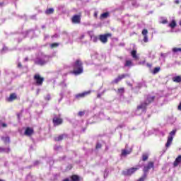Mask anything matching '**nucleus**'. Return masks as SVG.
Wrapping results in <instances>:
<instances>
[{
  "instance_id": "obj_1",
  "label": "nucleus",
  "mask_w": 181,
  "mask_h": 181,
  "mask_svg": "<svg viewBox=\"0 0 181 181\" xmlns=\"http://www.w3.org/2000/svg\"><path fill=\"white\" fill-rule=\"evenodd\" d=\"M74 69L73 71L71 72L72 74L75 76H79V74H82L83 69V62L80 59H77L74 64L72 65Z\"/></svg>"
},
{
  "instance_id": "obj_2",
  "label": "nucleus",
  "mask_w": 181,
  "mask_h": 181,
  "mask_svg": "<svg viewBox=\"0 0 181 181\" xmlns=\"http://www.w3.org/2000/svg\"><path fill=\"white\" fill-rule=\"evenodd\" d=\"M139 168H141V166L139 165H136V167L135 168H131L129 169H127L125 171H123L122 174L124 175V176H131L134 175L135 172H136L137 170H139Z\"/></svg>"
},
{
  "instance_id": "obj_3",
  "label": "nucleus",
  "mask_w": 181,
  "mask_h": 181,
  "mask_svg": "<svg viewBox=\"0 0 181 181\" xmlns=\"http://www.w3.org/2000/svg\"><path fill=\"white\" fill-rule=\"evenodd\" d=\"M176 135V130H173L170 132V136L168 137L167 143L165 144V148H169L172 145V141H173V136Z\"/></svg>"
},
{
  "instance_id": "obj_4",
  "label": "nucleus",
  "mask_w": 181,
  "mask_h": 181,
  "mask_svg": "<svg viewBox=\"0 0 181 181\" xmlns=\"http://www.w3.org/2000/svg\"><path fill=\"white\" fill-rule=\"evenodd\" d=\"M108 37H112V34L111 33H105L103 35H99V40L102 42V43H107V42H108Z\"/></svg>"
},
{
  "instance_id": "obj_5",
  "label": "nucleus",
  "mask_w": 181,
  "mask_h": 181,
  "mask_svg": "<svg viewBox=\"0 0 181 181\" xmlns=\"http://www.w3.org/2000/svg\"><path fill=\"white\" fill-rule=\"evenodd\" d=\"M33 78L37 86H42L43 84V81H45V78L40 76L39 74H35Z\"/></svg>"
},
{
  "instance_id": "obj_6",
  "label": "nucleus",
  "mask_w": 181,
  "mask_h": 181,
  "mask_svg": "<svg viewBox=\"0 0 181 181\" xmlns=\"http://www.w3.org/2000/svg\"><path fill=\"white\" fill-rule=\"evenodd\" d=\"M150 169H155V163L152 161L148 162V165L146 166H144L143 172L144 173V175H146L148 172H149Z\"/></svg>"
},
{
  "instance_id": "obj_7",
  "label": "nucleus",
  "mask_w": 181,
  "mask_h": 181,
  "mask_svg": "<svg viewBox=\"0 0 181 181\" xmlns=\"http://www.w3.org/2000/svg\"><path fill=\"white\" fill-rule=\"evenodd\" d=\"M71 22L72 23H75L76 25L81 23V15H74L71 18Z\"/></svg>"
},
{
  "instance_id": "obj_8",
  "label": "nucleus",
  "mask_w": 181,
  "mask_h": 181,
  "mask_svg": "<svg viewBox=\"0 0 181 181\" xmlns=\"http://www.w3.org/2000/svg\"><path fill=\"white\" fill-rule=\"evenodd\" d=\"M90 94H91V90L85 91L81 93L76 94L75 95V98H76V100H80V98H84V97H87V95H90Z\"/></svg>"
},
{
  "instance_id": "obj_9",
  "label": "nucleus",
  "mask_w": 181,
  "mask_h": 181,
  "mask_svg": "<svg viewBox=\"0 0 181 181\" xmlns=\"http://www.w3.org/2000/svg\"><path fill=\"white\" fill-rule=\"evenodd\" d=\"M52 123L54 124V127H59V125L63 124V119L60 117H54L52 119Z\"/></svg>"
},
{
  "instance_id": "obj_10",
  "label": "nucleus",
  "mask_w": 181,
  "mask_h": 181,
  "mask_svg": "<svg viewBox=\"0 0 181 181\" xmlns=\"http://www.w3.org/2000/svg\"><path fill=\"white\" fill-rule=\"evenodd\" d=\"M69 138V135L67 134H59L58 136L54 138V141L55 142H60V141H63V139H66Z\"/></svg>"
},
{
  "instance_id": "obj_11",
  "label": "nucleus",
  "mask_w": 181,
  "mask_h": 181,
  "mask_svg": "<svg viewBox=\"0 0 181 181\" xmlns=\"http://www.w3.org/2000/svg\"><path fill=\"white\" fill-rule=\"evenodd\" d=\"M147 107H148V103L144 102L137 106V110L138 111H139V110H144V111H146Z\"/></svg>"
},
{
  "instance_id": "obj_12",
  "label": "nucleus",
  "mask_w": 181,
  "mask_h": 181,
  "mask_svg": "<svg viewBox=\"0 0 181 181\" xmlns=\"http://www.w3.org/2000/svg\"><path fill=\"white\" fill-rule=\"evenodd\" d=\"M18 95H16V93H13L10 94V96L7 98V101L8 103H12V101H15V100H17Z\"/></svg>"
},
{
  "instance_id": "obj_13",
  "label": "nucleus",
  "mask_w": 181,
  "mask_h": 181,
  "mask_svg": "<svg viewBox=\"0 0 181 181\" xmlns=\"http://www.w3.org/2000/svg\"><path fill=\"white\" fill-rule=\"evenodd\" d=\"M141 35L144 36V43H148V30L147 29H144L141 32Z\"/></svg>"
},
{
  "instance_id": "obj_14",
  "label": "nucleus",
  "mask_w": 181,
  "mask_h": 181,
  "mask_svg": "<svg viewBox=\"0 0 181 181\" xmlns=\"http://www.w3.org/2000/svg\"><path fill=\"white\" fill-rule=\"evenodd\" d=\"M35 132V131L33 130V128H30V127H27L25 129V135H26L27 136H30L32 135H33V133Z\"/></svg>"
},
{
  "instance_id": "obj_15",
  "label": "nucleus",
  "mask_w": 181,
  "mask_h": 181,
  "mask_svg": "<svg viewBox=\"0 0 181 181\" xmlns=\"http://www.w3.org/2000/svg\"><path fill=\"white\" fill-rule=\"evenodd\" d=\"M47 62H46L45 59H42V58H38L35 61V64H38L39 66H45Z\"/></svg>"
},
{
  "instance_id": "obj_16",
  "label": "nucleus",
  "mask_w": 181,
  "mask_h": 181,
  "mask_svg": "<svg viewBox=\"0 0 181 181\" xmlns=\"http://www.w3.org/2000/svg\"><path fill=\"white\" fill-rule=\"evenodd\" d=\"M153 101H155V96L148 95L144 103H147L148 105H149V104L153 103Z\"/></svg>"
},
{
  "instance_id": "obj_17",
  "label": "nucleus",
  "mask_w": 181,
  "mask_h": 181,
  "mask_svg": "<svg viewBox=\"0 0 181 181\" xmlns=\"http://www.w3.org/2000/svg\"><path fill=\"white\" fill-rule=\"evenodd\" d=\"M181 163V155L178 156L176 158L175 160L173 163V166L174 168H176L179 166V164Z\"/></svg>"
},
{
  "instance_id": "obj_18",
  "label": "nucleus",
  "mask_w": 181,
  "mask_h": 181,
  "mask_svg": "<svg viewBox=\"0 0 181 181\" xmlns=\"http://www.w3.org/2000/svg\"><path fill=\"white\" fill-rule=\"evenodd\" d=\"M131 56L134 59V60H139V57L136 55V50H132L131 52Z\"/></svg>"
},
{
  "instance_id": "obj_19",
  "label": "nucleus",
  "mask_w": 181,
  "mask_h": 181,
  "mask_svg": "<svg viewBox=\"0 0 181 181\" xmlns=\"http://www.w3.org/2000/svg\"><path fill=\"white\" fill-rule=\"evenodd\" d=\"M71 181H80V176L77 175H72L70 177Z\"/></svg>"
},
{
  "instance_id": "obj_20",
  "label": "nucleus",
  "mask_w": 181,
  "mask_h": 181,
  "mask_svg": "<svg viewBox=\"0 0 181 181\" xmlns=\"http://www.w3.org/2000/svg\"><path fill=\"white\" fill-rule=\"evenodd\" d=\"M173 81L174 83H181V76H176L173 78Z\"/></svg>"
},
{
  "instance_id": "obj_21",
  "label": "nucleus",
  "mask_w": 181,
  "mask_h": 181,
  "mask_svg": "<svg viewBox=\"0 0 181 181\" xmlns=\"http://www.w3.org/2000/svg\"><path fill=\"white\" fill-rule=\"evenodd\" d=\"M52 13H54V9L53 8H47L45 11L46 15H52Z\"/></svg>"
},
{
  "instance_id": "obj_22",
  "label": "nucleus",
  "mask_w": 181,
  "mask_h": 181,
  "mask_svg": "<svg viewBox=\"0 0 181 181\" xmlns=\"http://www.w3.org/2000/svg\"><path fill=\"white\" fill-rule=\"evenodd\" d=\"M130 153H131V151L122 149V153H121V156H127V155H129Z\"/></svg>"
},
{
  "instance_id": "obj_23",
  "label": "nucleus",
  "mask_w": 181,
  "mask_h": 181,
  "mask_svg": "<svg viewBox=\"0 0 181 181\" xmlns=\"http://www.w3.org/2000/svg\"><path fill=\"white\" fill-rule=\"evenodd\" d=\"M110 16V13L109 12H105L103 13L100 15V19H107Z\"/></svg>"
},
{
  "instance_id": "obj_24",
  "label": "nucleus",
  "mask_w": 181,
  "mask_h": 181,
  "mask_svg": "<svg viewBox=\"0 0 181 181\" xmlns=\"http://www.w3.org/2000/svg\"><path fill=\"white\" fill-rule=\"evenodd\" d=\"M2 152H6V153H9V152H11V148H4L2 147H0V153H2Z\"/></svg>"
},
{
  "instance_id": "obj_25",
  "label": "nucleus",
  "mask_w": 181,
  "mask_h": 181,
  "mask_svg": "<svg viewBox=\"0 0 181 181\" xmlns=\"http://www.w3.org/2000/svg\"><path fill=\"white\" fill-rule=\"evenodd\" d=\"M132 66V60H126L124 64V67H131Z\"/></svg>"
},
{
  "instance_id": "obj_26",
  "label": "nucleus",
  "mask_w": 181,
  "mask_h": 181,
  "mask_svg": "<svg viewBox=\"0 0 181 181\" xmlns=\"http://www.w3.org/2000/svg\"><path fill=\"white\" fill-rule=\"evenodd\" d=\"M159 71H160V67L157 66V67L154 68V69L152 71V74H158V73H159Z\"/></svg>"
},
{
  "instance_id": "obj_27",
  "label": "nucleus",
  "mask_w": 181,
  "mask_h": 181,
  "mask_svg": "<svg viewBox=\"0 0 181 181\" xmlns=\"http://www.w3.org/2000/svg\"><path fill=\"white\" fill-rule=\"evenodd\" d=\"M169 27L171 28V29H174V28H176V21L175 20H173L172 22L169 24Z\"/></svg>"
},
{
  "instance_id": "obj_28",
  "label": "nucleus",
  "mask_w": 181,
  "mask_h": 181,
  "mask_svg": "<svg viewBox=\"0 0 181 181\" xmlns=\"http://www.w3.org/2000/svg\"><path fill=\"white\" fill-rule=\"evenodd\" d=\"M128 74H122V75H119L117 77L119 78V81H121V80L125 78L126 77H128Z\"/></svg>"
},
{
  "instance_id": "obj_29",
  "label": "nucleus",
  "mask_w": 181,
  "mask_h": 181,
  "mask_svg": "<svg viewBox=\"0 0 181 181\" xmlns=\"http://www.w3.org/2000/svg\"><path fill=\"white\" fill-rule=\"evenodd\" d=\"M1 139L4 141V144H9V142H10V139L8 136L7 137H2Z\"/></svg>"
},
{
  "instance_id": "obj_30",
  "label": "nucleus",
  "mask_w": 181,
  "mask_h": 181,
  "mask_svg": "<svg viewBox=\"0 0 181 181\" xmlns=\"http://www.w3.org/2000/svg\"><path fill=\"white\" fill-rule=\"evenodd\" d=\"M148 154L144 153L142 155V160H143V162H146V160L148 159Z\"/></svg>"
},
{
  "instance_id": "obj_31",
  "label": "nucleus",
  "mask_w": 181,
  "mask_h": 181,
  "mask_svg": "<svg viewBox=\"0 0 181 181\" xmlns=\"http://www.w3.org/2000/svg\"><path fill=\"white\" fill-rule=\"evenodd\" d=\"M59 46V43L54 42L50 45V47L52 49H54V47H57Z\"/></svg>"
},
{
  "instance_id": "obj_32",
  "label": "nucleus",
  "mask_w": 181,
  "mask_h": 181,
  "mask_svg": "<svg viewBox=\"0 0 181 181\" xmlns=\"http://www.w3.org/2000/svg\"><path fill=\"white\" fill-rule=\"evenodd\" d=\"M172 50L173 53H177V52H181V48L174 47Z\"/></svg>"
},
{
  "instance_id": "obj_33",
  "label": "nucleus",
  "mask_w": 181,
  "mask_h": 181,
  "mask_svg": "<svg viewBox=\"0 0 181 181\" xmlns=\"http://www.w3.org/2000/svg\"><path fill=\"white\" fill-rule=\"evenodd\" d=\"M118 93H119V94H124V93H125V88H120L117 90Z\"/></svg>"
},
{
  "instance_id": "obj_34",
  "label": "nucleus",
  "mask_w": 181,
  "mask_h": 181,
  "mask_svg": "<svg viewBox=\"0 0 181 181\" xmlns=\"http://www.w3.org/2000/svg\"><path fill=\"white\" fill-rule=\"evenodd\" d=\"M145 179H146V174H144L137 181H145Z\"/></svg>"
},
{
  "instance_id": "obj_35",
  "label": "nucleus",
  "mask_w": 181,
  "mask_h": 181,
  "mask_svg": "<svg viewBox=\"0 0 181 181\" xmlns=\"http://www.w3.org/2000/svg\"><path fill=\"white\" fill-rule=\"evenodd\" d=\"M119 81H121L119 80V78L117 76V77L112 81V83L118 84V83H119Z\"/></svg>"
},
{
  "instance_id": "obj_36",
  "label": "nucleus",
  "mask_w": 181,
  "mask_h": 181,
  "mask_svg": "<svg viewBox=\"0 0 181 181\" xmlns=\"http://www.w3.org/2000/svg\"><path fill=\"white\" fill-rule=\"evenodd\" d=\"M45 100L46 101H50V100H52V97L50 96V94L47 95L45 97Z\"/></svg>"
},
{
  "instance_id": "obj_37",
  "label": "nucleus",
  "mask_w": 181,
  "mask_h": 181,
  "mask_svg": "<svg viewBox=\"0 0 181 181\" xmlns=\"http://www.w3.org/2000/svg\"><path fill=\"white\" fill-rule=\"evenodd\" d=\"M92 39H93V42H94L95 43V42H98L99 37L97 36H93V37H92Z\"/></svg>"
},
{
  "instance_id": "obj_38",
  "label": "nucleus",
  "mask_w": 181,
  "mask_h": 181,
  "mask_svg": "<svg viewBox=\"0 0 181 181\" xmlns=\"http://www.w3.org/2000/svg\"><path fill=\"white\" fill-rule=\"evenodd\" d=\"M102 146L103 145H101V144L97 143L95 146V149H101Z\"/></svg>"
},
{
  "instance_id": "obj_39",
  "label": "nucleus",
  "mask_w": 181,
  "mask_h": 181,
  "mask_svg": "<svg viewBox=\"0 0 181 181\" xmlns=\"http://www.w3.org/2000/svg\"><path fill=\"white\" fill-rule=\"evenodd\" d=\"M84 114H86V112L84 111H80L78 113V117H83V115H84Z\"/></svg>"
},
{
  "instance_id": "obj_40",
  "label": "nucleus",
  "mask_w": 181,
  "mask_h": 181,
  "mask_svg": "<svg viewBox=\"0 0 181 181\" xmlns=\"http://www.w3.org/2000/svg\"><path fill=\"white\" fill-rule=\"evenodd\" d=\"M1 127H2L3 128H6V127H8V124H6V123H2V124H1Z\"/></svg>"
},
{
  "instance_id": "obj_41",
  "label": "nucleus",
  "mask_w": 181,
  "mask_h": 181,
  "mask_svg": "<svg viewBox=\"0 0 181 181\" xmlns=\"http://www.w3.org/2000/svg\"><path fill=\"white\" fill-rule=\"evenodd\" d=\"M146 66H147V67H148L149 69H151V68L152 67V64L147 63V64H146Z\"/></svg>"
},
{
  "instance_id": "obj_42",
  "label": "nucleus",
  "mask_w": 181,
  "mask_h": 181,
  "mask_svg": "<svg viewBox=\"0 0 181 181\" xmlns=\"http://www.w3.org/2000/svg\"><path fill=\"white\" fill-rule=\"evenodd\" d=\"M175 4L179 5V4H180V1L179 0H175Z\"/></svg>"
},
{
  "instance_id": "obj_43",
  "label": "nucleus",
  "mask_w": 181,
  "mask_h": 181,
  "mask_svg": "<svg viewBox=\"0 0 181 181\" xmlns=\"http://www.w3.org/2000/svg\"><path fill=\"white\" fill-rule=\"evenodd\" d=\"M97 98H101V94L100 93L98 94Z\"/></svg>"
},
{
  "instance_id": "obj_44",
  "label": "nucleus",
  "mask_w": 181,
  "mask_h": 181,
  "mask_svg": "<svg viewBox=\"0 0 181 181\" xmlns=\"http://www.w3.org/2000/svg\"><path fill=\"white\" fill-rule=\"evenodd\" d=\"M18 67H22V64L18 63Z\"/></svg>"
},
{
  "instance_id": "obj_45",
  "label": "nucleus",
  "mask_w": 181,
  "mask_h": 181,
  "mask_svg": "<svg viewBox=\"0 0 181 181\" xmlns=\"http://www.w3.org/2000/svg\"><path fill=\"white\" fill-rule=\"evenodd\" d=\"M97 16H98V13H94V17H95V18H97Z\"/></svg>"
},
{
  "instance_id": "obj_46",
  "label": "nucleus",
  "mask_w": 181,
  "mask_h": 181,
  "mask_svg": "<svg viewBox=\"0 0 181 181\" xmlns=\"http://www.w3.org/2000/svg\"><path fill=\"white\" fill-rule=\"evenodd\" d=\"M168 23V21L165 20L163 21V23Z\"/></svg>"
},
{
  "instance_id": "obj_47",
  "label": "nucleus",
  "mask_w": 181,
  "mask_h": 181,
  "mask_svg": "<svg viewBox=\"0 0 181 181\" xmlns=\"http://www.w3.org/2000/svg\"><path fill=\"white\" fill-rule=\"evenodd\" d=\"M0 5H1V6H3V5H4V3H0Z\"/></svg>"
},
{
  "instance_id": "obj_48",
  "label": "nucleus",
  "mask_w": 181,
  "mask_h": 181,
  "mask_svg": "<svg viewBox=\"0 0 181 181\" xmlns=\"http://www.w3.org/2000/svg\"><path fill=\"white\" fill-rule=\"evenodd\" d=\"M59 148H61V146H59L57 147V149H59Z\"/></svg>"
},
{
  "instance_id": "obj_49",
  "label": "nucleus",
  "mask_w": 181,
  "mask_h": 181,
  "mask_svg": "<svg viewBox=\"0 0 181 181\" xmlns=\"http://www.w3.org/2000/svg\"><path fill=\"white\" fill-rule=\"evenodd\" d=\"M0 181H4V180H1V179H0Z\"/></svg>"
},
{
  "instance_id": "obj_50",
  "label": "nucleus",
  "mask_w": 181,
  "mask_h": 181,
  "mask_svg": "<svg viewBox=\"0 0 181 181\" xmlns=\"http://www.w3.org/2000/svg\"><path fill=\"white\" fill-rule=\"evenodd\" d=\"M144 63H145V61H144Z\"/></svg>"
}]
</instances>
